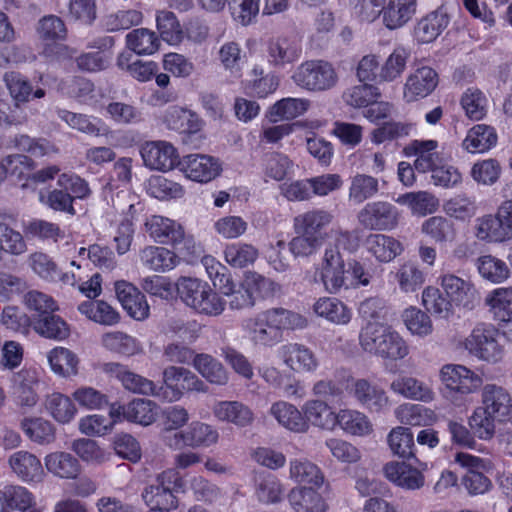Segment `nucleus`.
Segmentation results:
<instances>
[{"label":"nucleus","instance_id":"nucleus-1","mask_svg":"<svg viewBox=\"0 0 512 512\" xmlns=\"http://www.w3.org/2000/svg\"><path fill=\"white\" fill-rule=\"evenodd\" d=\"M301 315L284 308H271L245 318L241 327L254 346L273 347L280 343L285 329L302 327Z\"/></svg>","mask_w":512,"mask_h":512},{"label":"nucleus","instance_id":"nucleus-2","mask_svg":"<svg viewBox=\"0 0 512 512\" xmlns=\"http://www.w3.org/2000/svg\"><path fill=\"white\" fill-rule=\"evenodd\" d=\"M177 291L183 302L199 314L217 317L225 310L226 301L206 282L182 277L177 282Z\"/></svg>","mask_w":512,"mask_h":512},{"label":"nucleus","instance_id":"nucleus-3","mask_svg":"<svg viewBox=\"0 0 512 512\" xmlns=\"http://www.w3.org/2000/svg\"><path fill=\"white\" fill-rule=\"evenodd\" d=\"M352 235L349 231H338L335 236V244L326 247L321 265L320 277L325 289L331 293H338L342 288H348L346 278L347 262L339 250V245H345Z\"/></svg>","mask_w":512,"mask_h":512},{"label":"nucleus","instance_id":"nucleus-4","mask_svg":"<svg viewBox=\"0 0 512 512\" xmlns=\"http://www.w3.org/2000/svg\"><path fill=\"white\" fill-rule=\"evenodd\" d=\"M291 78L298 87L317 93L333 89L339 81L334 65L321 59L302 62L296 67Z\"/></svg>","mask_w":512,"mask_h":512},{"label":"nucleus","instance_id":"nucleus-5","mask_svg":"<svg viewBox=\"0 0 512 512\" xmlns=\"http://www.w3.org/2000/svg\"><path fill=\"white\" fill-rule=\"evenodd\" d=\"M158 399L165 402L179 401L185 392L207 393L208 386L191 370L180 366H168L162 373Z\"/></svg>","mask_w":512,"mask_h":512},{"label":"nucleus","instance_id":"nucleus-6","mask_svg":"<svg viewBox=\"0 0 512 512\" xmlns=\"http://www.w3.org/2000/svg\"><path fill=\"white\" fill-rule=\"evenodd\" d=\"M498 334L492 324L479 323L463 340L462 346L470 356L496 364L504 357V346L499 343Z\"/></svg>","mask_w":512,"mask_h":512},{"label":"nucleus","instance_id":"nucleus-7","mask_svg":"<svg viewBox=\"0 0 512 512\" xmlns=\"http://www.w3.org/2000/svg\"><path fill=\"white\" fill-rule=\"evenodd\" d=\"M439 376L445 387V397L456 404L482 385V378L478 374L459 364L444 365Z\"/></svg>","mask_w":512,"mask_h":512},{"label":"nucleus","instance_id":"nucleus-8","mask_svg":"<svg viewBox=\"0 0 512 512\" xmlns=\"http://www.w3.org/2000/svg\"><path fill=\"white\" fill-rule=\"evenodd\" d=\"M57 183L61 189L50 191L43 202L55 211L74 215V198L82 199L90 193L87 182L77 175L63 173Z\"/></svg>","mask_w":512,"mask_h":512},{"label":"nucleus","instance_id":"nucleus-9","mask_svg":"<svg viewBox=\"0 0 512 512\" xmlns=\"http://www.w3.org/2000/svg\"><path fill=\"white\" fill-rule=\"evenodd\" d=\"M400 213L391 203L376 201L366 204L358 213V222L365 229L389 231L399 222Z\"/></svg>","mask_w":512,"mask_h":512},{"label":"nucleus","instance_id":"nucleus-10","mask_svg":"<svg viewBox=\"0 0 512 512\" xmlns=\"http://www.w3.org/2000/svg\"><path fill=\"white\" fill-rule=\"evenodd\" d=\"M144 165L151 170L167 172L180 166L177 149L167 141H147L140 148Z\"/></svg>","mask_w":512,"mask_h":512},{"label":"nucleus","instance_id":"nucleus-11","mask_svg":"<svg viewBox=\"0 0 512 512\" xmlns=\"http://www.w3.org/2000/svg\"><path fill=\"white\" fill-rule=\"evenodd\" d=\"M333 219L334 216L331 212L314 208L294 217V232L315 237V239L324 243L328 238L326 228L332 223Z\"/></svg>","mask_w":512,"mask_h":512},{"label":"nucleus","instance_id":"nucleus-12","mask_svg":"<svg viewBox=\"0 0 512 512\" xmlns=\"http://www.w3.org/2000/svg\"><path fill=\"white\" fill-rule=\"evenodd\" d=\"M350 394L362 407L370 412H383L390 404L385 390L364 378L352 381Z\"/></svg>","mask_w":512,"mask_h":512},{"label":"nucleus","instance_id":"nucleus-13","mask_svg":"<svg viewBox=\"0 0 512 512\" xmlns=\"http://www.w3.org/2000/svg\"><path fill=\"white\" fill-rule=\"evenodd\" d=\"M439 283L444 294L455 305L472 310L478 301L473 284L455 274L444 273L439 277Z\"/></svg>","mask_w":512,"mask_h":512},{"label":"nucleus","instance_id":"nucleus-14","mask_svg":"<svg viewBox=\"0 0 512 512\" xmlns=\"http://www.w3.org/2000/svg\"><path fill=\"white\" fill-rule=\"evenodd\" d=\"M11 471L23 482L40 483L45 477L40 459L26 450L12 453L7 460Z\"/></svg>","mask_w":512,"mask_h":512},{"label":"nucleus","instance_id":"nucleus-15","mask_svg":"<svg viewBox=\"0 0 512 512\" xmlns=\"http://www.w3.org/2000/svg\"><path fill=\"white\" fill-rule=\"evenodd\" d=\"M500 216V207L495 215L487 214L476 219L475 237L487 243H501L512 238V230Z\"/></svg>","mask_w":512,"mask_h":512},{"label":"nucleus","instance_id":"nucleus-16","mask_svg":"<svg viewBox=\"0 0 512 512\" xmlns=\"http://www.w3.org/2000/svg\"><path fill=\"white\" fill-rule=\"evenodd\" d=\"M480 407L498 421H504L512 412V398L509 391L497 384H486L481 390Z\"/></svg>","mask_w":512,"mask_h":512},{"label":"nucleus","instance_id":"nucleus-17","mask_svg":"<svg viewBox=\"0 0 512 512\" xmlns=\"http://www.w3.org/2000/svg\"><path fill=\"white\" fill-rule=\"evenodd\" d=\"M180 166L187 178L200 183H207L220 173V164L209 155H187L181 160Z\"/></svg>","mask_w":512,"mask_h":512},{"label":"nucleus","instance_id":"nucleus-18","mask_svg":"<svg viewBox=\"0 0 512 512\" xmlns=\"http://www.w3.org/2000/svg\"><path fill=\"white\" fill-rule=\"evenodd\" d=\"M38 378L36 372L21 370L13 377L12 398L15 404L23 411L33 408L38 402L36 387Z\"/></svg>","mask_w":512,"mask_h":512},{"label":"nucleus","instance_id":"nucleus-19","mask_svg":"<svg viewBox=\"0 0 512 512\" xmlns=\"http://www.w3.org/2000/svg\"><path fill=\"white\" fill-rule=\"evenodd\" d=\"M145 230L154 241L161 244L178 245L185 239V232L180 224L159 215H153L146 220Z\"/></svg>","mask_w":512,"mask_h":512},{"label":"nucleus","instance_id":"nucleus-20","mask_svg":"<svg viewBox=\"0 0 512 512\" xmlns=\"http://www.w3.org/2000/svg\"><path fill=\"white\" fill-rule=\"evenodd\" d=\"M115 292L130 317L141 321L149 316V305L137 287L126 281H118L115 283Z\"/></svg>","mask_w":512,"mask_h":512},{"label":"nucleus","instance_id":"nucleus-21","mask_svg":"<svg viewBox=\"0 0 512 512\" xmlns=\"http://www.w3.org/2000/svg\"><path fill=\"white\" fill-rule=\"evenodd\" d=\"M284 364L297 373L314 372L318 368V359L314 352L303 344L288 343L280 348Z\"/></svg>","mask_w":512,"mask_h":512},{"label":"nucleus","instance_id":"nucleus-22","mask_svg":"<svg viewBox=\"0 0 512 512\" xmlns=\"http://www.w3.org/2000/svg\"><path fill=\"white\" fill-rule=\"evenodd\" d=\"M301 52V45L297 40L278 37L268 43V62L275 68H284L296 62L301 57Z\"/></svg>","mask_w":512,"mask_h":512},{"label":"nucleus","instance_id":"nucleus-23","mask_svg":"<svg viewBox=\"0 0 512 512\" xmlns=\"http://www.w3.org/2000/svg\"><path fill=\"white\" fill-rule=\"evenodd\" d=\"M437 147L438 142L435 140H413L404 147L403 152L408 157L416 156L415 170L426 173L441 162Z\"/></svg>","mask_w":512,"mask_h":512},{"label":"nucleus","instance_id":"nucleus-24","mask_svg":"<svg viewBox=\"0 0 512 512\" xmlns=\"http://www.w3.org/2000/svg\"><path fill=\"white\" fill-rule=\"evenodd\" d=\"M438 85V74L434 69L423 66L416 69L405 84L404 95L409 101L424 98L431 94Z\"/></svg>","mask_w":512,"mask_h":512},{"label":"nucleus","instance_id":"nucleus-25","mask_svg":"<svg viewBox=\"0 0 512 512\" xmlns=\"http://www.w3.org/2000/svg\"><path fill=\"white\" fill-rule=\"evenodd\" d=\"M303 417L309 425L322 430L333 431L337 426L338 412H334L326 401L311 399L302 407Z\"/></svg>","mask_w":512,"mask_h":512},{"label":"nucleus","instance_id":"nucleus-26","mask_svg":"<svg viewBox=\"0 0 512 512\" xmlns=\"http://www.w3.org/2000/svg\"><path fill=\"white\" fill-rule=\"evenodd\" d=\"M384 474L389 481L407 490L420 489L425 483L423 474L405 462L387 463L384 466Z\"/></svg>","mask_w":512,"mask_h":512},{"label":"nucleus","instance_id":"nucleus-27","mask_svg":"<svg viewBox=\"0 0 512 512\" xmlns=\"http://www.w3.org/2000/svg\"><path fill=\"white\" fill-rule=\"evenodd\" d=\"M214 417L237 427H247L254 421V413L240 401H219L213 406Z\"/></svg>","mask_w":512,"mask_h":512},{"label":"nucleus","instance_id":"nucleus-28","mask_svg":"<svg viewBox=\"0 0 512 512\" xmlns=\"http://www.w3.org/2000/svg\"><path fill=\"white\" fill-rule=\"evenodd\" d=\"M288 501L295 512H326L328 505L313 487L297 486L288 493Z\"/></svg>","mask_w":512,"mask_h":512},{"label":"nucleus","instance_id":"nucleus-29","mask_svg":"<svg viewBox=\"0 0 512 512\" xmlns=\"http://www.w3.org/2000/svg\"><path fill=\"white\" fill-rule=\"evenodd\" d=\"M365 247L377 261L382 263L391 262L404 250L400 241L385 234L368 235L365 239Z\"/></svg>","mask_w":512,"mask_h":512},{"label":"nucleus","instance_id":"nucleus-30","mask_svg":"<svg viewBox=\"0 0 512 512\" xmlns=\"http://www.w3.org/2000/svg\"><path fill=\"white\" fill-rule=\"evenodd\" d=\"M290 479L301 486L319 488L324 483L321 469L306 458L292 459L289 462Z\"/></svg>","mask_w":512,"mask_h":512},{"label":"nucleus","instance_id":"nucleus-31","mask_svg":"<svg viewBox=\"0 0 512 512\" xmlns=\"http://www.w3.org/2000/svg\"><path fill=\"white\" fill-rule=\"evenodd\" d=\"M164 122L169 129L188 135L196 134L202 127V122L196 113L178 106L170 107L165 112Z\"/></svg>","mask_w":512,"mask_h":512},{"label":"nucleus","instance_id":"nucleus-32","mask_svg":"<svg viewBox=\"0 0 512 512\" xmlns=\"http://www.w3.org/2000/svg\"><path fill=\"white\" fill-rule=\"evenodd\" d=\"M141 263L156 272H165L176 267L179 257L169 249L158 246H147L139 253Z\"/></svg>","mask_w":512,"mask_h":512},{"label":"nucleus","instance_id":"nucleus-33","mask_svg":"<svg viewBox=\"0 0 512 512\" xmlns=\"http://www.w3.org/2000/svg\"><path fill=\"white\" fill-rule=\"evenodd\" d=\"M416 11V0H389L384 5L383 23L390 29H398L403 27Z\"/></svg>","mask_w":512,"mask_h":512},{"label":"nucleus","instance_id":"nucleus-34","mask_svg":"<svg viewBox=\"0 0 512 512\" xmlns=\"http://www.w3.org/2000/svg\"><path fill=\"white\" fill-rule=\"evenodd\" d=\"M270 414L280 425L293 432L304 433L309 429V425L306 423L302 412L288 402L277 401L273 403L270 408Z\"/></svg>","mask_w":512,"mask_h":512},{"label":"nucleus","instance_id":"nucleus-35","mask_svg":"<svg viewBox=\"0 0 512 512\" xmlns=\"http://www.w3.org/2000/svg\"><path fill=\"white\" fill-rule=\"evenodd\" d=\"M390 389L408 399L430 402L434 398V392L428 385L410 376L394 379L390 384Z\"/></svg>","mask_w":512,"mask_h":512},{"label":"nucleus","instance_id":"nucleus-36","mask_svg":"<svg viewBox=\"0 0 512 512\" xmlns=\"http://www.w3.org/2000/svg\"><path fill=\"white\" fill-rule=\"evenodd\" d=\"M44 462L46 469L60 478L74 479L80 473L78 460L67 452L57 451L49 453L45 456Z\"/></svg>","mask_w":512,"mask_h":512},{"label":"nucleus","instance_id":"nucleus-37","mask_svg":"<svg viewBox=\"0 0 512 512\" xmlns=\"http://www.w3.org/2000/svg\"><path fill=\"white\" fill-rule=\"evenodd\" d=\"M338 415L337 426L347 434L364 437L373 432V424L363 412L354 409H340Z\"/></svg>","mask_w":512,"mask_h":512},{"label":"nucleus","instance_id":"nucleus-38","mask_svg":"<svg viewBox=\"0 0 512 512\" xmlns=\"http://www.w3.org/2000/svg\"><path fill=\"white\" fill-rule=\"evenodd\" d=\"M448 17L440 11L432 12L423 17L414 28L415 38L419 43L433 42L447 27Z\"/></svg>","mask_w":512,"mask_h":512},{"label":"nucleus","instance_id":"nucleus-39","mask_svg":"<svg viewBox=\"0 0 512 512\" xmlns=\"http://www.w3.org/2000/svg\"><path fill=\"white\" fill-rule=\"evenodd\" d=\"M485 303L494 320L512 322V287L494 289L487 295Z\"/></svg>","mask_w":512,"mask_h":512},{"label":"nucleus","instance_id":"nucleus-40","mask_svg":"<svg viewBox=\"0 0 512 512\" xmlns=\"http://www.w3.org/2000/svg\"><path fill=\"white\" fill-rule=\"evenodd\" d=\"M43 404L45 411L60 424L71 422L77 412L72 400L59 392L47 394Z\"/></svg>","mask_w":512,"mask_h":512},{"label":"nucleus","instance_id":"nucleus-41","mask_svg":"<svg viewBox=\"0 0 512 512\" xmlns=\"http://www.w3.org/2000/svg\"><path fill=\"white\" fill-rule=\"evenodd\" d=\"M497 134L493 127L485 124L473 126L463 141V147L471 153H483L497 143Z\"/></svg>","mask_w":512,"mask_h":512},{"label":"nucleus","instance_id":"nucleus-42","mask_svg":"<svg viewBox=\"0 0 512 512\" xmlns=\"http://www.w3.org/2000/svg\"><path fill=\"white\" fill-rule=\"evenodd\" d=\"M193 367L208 382L215 385H226L228 383V372L223 364L209 354H196Z\"/></svg>","mask_w":512,"mask_h":512},{"label":"nucleus","instance_id":"nucleus-43","mask_svg":"<svg viewBox=\"0 0 512 512\" xmlns=\"http://www.w3.org/2000/svg\"><path fill=\"white\" fill-rule=\"evenodd\" d=\"M32 328L40 336L53 339L64 340L70 335V329L66 321L52 312L44 318H35L32 323Z\"/></svg>","mask_w":512,"mask_h":512},{"label":"nucleus","instance_id":"nucleus-44","mask_svg":"<svg viewBox=\"0 0 512 512\" xmlns=\"http://www.w3.org/2000/svg\"><path fill=\"white\" fill-rule=\"evenodd\" d=\"M379 191V181L377 178L357 173L350 179L349 201L359 205L368 199L373 198Z\"/></svg>","mask_w":512,"mask_h":512},{"label":"nucleus","instance_id":"nucleus-45","mask_svg":"<svg viewBox=\"0 0 512 512\" xmlns=\"http://www.w3.org/2000/svg\"><path fill=\"white\" fill-rule=\"evenodd\" d=\"M126 45L135 54L151 55L159 49L160 41L155 32L137 28L126 35Z\"/></svg>","mask_w":512,"mask_h":512},{"label":"nucleus","instance_id":"nucleus-46","mask_svg":"<svg viewBox=\"0 0 512 512\" xmlns=\"http://www.w3.org/2000/svg\"><path fill=\"white\" fill-rule=\"evenodd\" d=\"M21 428L26 436L37 444L48 445L55 441L54 425L43 418H25L21 421Z\"/></svg>","mask_w":512,"mask_h":512},{"label":"nucleus","instance_id":"nucleus-47","mask_svg":"<svg viewBox=\"0 0 512 512\" xmlns=\"http://www.w3.org/2000/svg\"><path fill=\"white\" fill-rule=\"evenodd\" d=\"M78 310L90 320L102 325L112 326L120 320L119 313L110 304L102 300L85 301L78 306Z\"/></svg>","mask_w":512,"mask_h":512},{"label":"nucleus","instance_id":"nucleus-48","mask_svg":"<svg viewBox=\"0 0 512 512\" xmlns=\"http://www.w3.org/2000/svg\"><path fill=\"white\" fill-rule=\"evenodd\" d=\"M48 361L52 371L63 377L75 376L78 373L79 359L71 350L56 347L48 353Z\"/></svg>","mask_w":512,"mask_h":512},{"label":"nucleus","instance_id":"nucleus-49","mask_svg":"<svg viewBox=\"0 0 512 512\" xmlns=\"http://www.w3.org/2000/svg\"><path fill=\"white\" fill-rule=\"evenodd\" d=\"M185 430L186 445L190 448L209 447L217 443L218 431L211 425L193 421Z\"/></svg>","mask_w":512,"mask_h":512},{"label":"nucleus","instance_id":"nucleus-50","mask_svg":"<svg viewBox=\"0 0 512 512\" xmlns=\"http://www.w3.org/2000/svg\"><path fill=\"white\" fill-rule=\"evenodd\" d=\"M380 97L379 89L365 82L348 87L342 95L345 104L353 108L368 107Z\"/></svg>","mask_w":512,"mask_h":512},{"label":"nucleus","instance_id":"nucleus-51","mask_svg":"<svg viewBox=\"0 0 512 512\" xmlns=\"http://www.w3.org/2000/svg\"><path fill=\"white\" fill-rule=\"evenodd\" d=\"M422 303L428 312L441 319H448L454 313V303L433 286H428L423 290Z\"/></svg>","mask_w":512,"mask_h":512},{"label":"nucleus","instance_id":"nucleus-52","mask_svg":"<svg viewBox=\"0 0 512 512\" xmlns=\"http://www.w3.org/2000/svg\"><path fill=\"white\" fill-rule=\"evenodd\" d=\"M396 202L407 205L413 214L421 216L433 213L439 206V200L427 191L405 193L400 195Z\"/></svg>","mask_w":512,"mask_h":512},{"label":"nucleus","instance_id":"nucleus-53","mask_svg":"<svg viewBox=\"0 0 512 512\" xmlns=\"http://www.w3.org/2000/svg\"><path fill=\"white\" fill-rule=\"evenodd\" d=\"M101 343L109 351L124 356H133L141 350L139 342L134 337L121 331L103 334Z\"/></svg>","mask_w":512,"mask_h":512},{"label":"nucleus","instance_id":"nucleus-54","mask_svg":"<svg viewBox=\"0 0 512 512\" xmlns=\"http://www.w3.org/2000/svg\"><path fill=\"white\" fill-rule=\"evenodd\" d=\"M476 267L484 279L495 284L504 282L510 276L507 264L492 255H483L477 258Z\"/></svg>","mask_w":512,"mask_h":512},{"label":"nucleus","instance_id":"nucleus-55","mask_svg":"<svg viewBox=\"0 0 512 512\" xmlns=\"http://www.w3.org/2000/svg\"><path fill=\"white\" fill-rule=\"evenodd\" d=\"M132 59L131 52H123L117 58V66L140 82H146L156 74L158 68L155 62L132 61Z\"/></svg>","mask_w":512,"mask_h":512},{"label":"nucleus","instance_id":"nucleus-56","mask_svg":"<svg viewBox=\"0 0 512 512\" xmlns=\"http://www.w3.org/2000/svg\"><path fill=\"white\" fill-rule=\"evenodd\" d=\"M315 313L332 323L347 324L351 319L350 310L336 298H320L314 304Z\"/></svg>","mask_w":512,"mask_h":512},{"label":"nucleus","instance_id":"nucleus-57","mask_svg":"<svg viewBox=\"0 0 512 512\" xmlns=\"http://www.w3.org/2000/svg\"><path fill=\"white\" fill-rule=\"evenodd\" d=\"M378 356L382 359L400 360L409 354V347L401 335L387 324Z\"/></svg>","mask_w":512,"mask_h":512},{"label":"nucleus","instance_id":"nucleus-58","mask_svg":"<svg viewBox=\"0 0 512 512\" xmlns=\"http://www.w3.org/2000/svg\"><path fill=\"white\" fill-rule=\"evenodd\" d=\"M395 279L403 292H415L425 282V275L418 264L406 261L399 266L395 273Z\"/></svg>","mask_w":512,"mask_h":512},{"label":"nucleus","instance_id":"nucleus-59","mask_svg":"<svg viewBox=\"0 0 512 512\" xmlns=\"http://www.w3.org/2000/svg\"><path fill=\"white\" fill-rule=\"evenodd\" d=\"M6 88L13 100V105L21 107V104L30 101L33 88L29 80L18 72H6L3 77Z\"/></svg>","mask_w":512,"mask_h":512},{"label":"nucleus","instance_id":"nucleus-60","mask_svg":"<svg viewBox=\"0 0 512 512\" xmlns=\"http://www.w3.org/2000/svg\"><path fill=\"white\" fill-rule=\"evenodd\" d=\"M256 247L248 243H232L225 247L224 257L228 264L235 268H244L253 264L258 258Z\"/></svg>","mask_w":512,"mask_h":512},{"label":"nucleus","instance_id":"nucleus-61","mask_svg":"<svg viewBox=\"0 0 512 512\" xmlns=\"http://www.w3.org/2000/svg\"><path fill=\"white\" fill-rule=\"evenodd\" d=\"M24 304L32 313L30 317L31 320H35V318H44L58 310L56 301L50 295L38 290L28 291L24 295Z\"/></svg>","mask_w":512,"mask_h":512},{"label":"nucleus","instance_id":"nucleus-62","mask_svg":"<svg viewBox=\"0 0 512 512\" xmlns=\"http://www.w3.org/2000/svg\"><path fill=\"white\" fill-rule=\"evenodd\" d=\"M387 324L383 322L366 323L359 333V344L363 351L378 356L385 337Z\"/></svg>","mask_w":512,"mask_h":512},{"label":"nucleus","instance_id":"nucleus-63","mask_svg":"<svg viewBox=\"0 0 512 512\" xmlns=\"http://www.w3.org/2000/svg\"><path fill=\"white\" fill-rule=\"evenodd\" d=\"M409 52L403 47H396L381 65L379 80L392 82L398 79L406 68Z\"/></svg>","mask_w":512,"mask_h":512},{"label":"nucleus","instance_id":"nucleus-64","mask_svg":"<svg viewBox=\"0 0 512 512\" xmlns=\"http://www.w3.org/2000/svg\"><path fill=\"white\" fill-rule=\"evenodd\" d=\"M10 510L19 512H41L34 494L21 485H6Z\"/></svg>","mask_w":512,"mask_h":512}]
</instances>
